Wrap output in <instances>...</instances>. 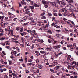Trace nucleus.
Here are the masks:
<instances>
[{
  "mask_svg": "<svg viewBox=\"0 0 78 78\" xmlns=\"http://www.w3.org/2000/svg\"><path fill=\"white\" fill-rule=\"evenodd\" d=\"M32 11L34 12V7L33 6H31V8Z\"/></svg>",
  "mask_w": 78,
  "mask_h": 78,
  "instance_id": "nucleus-19",
  "label": "nucleus"
},
{
  "mask_svg": "<svg viewBox=\"0 0 78 78\" xmlns=\"http://www.w3.org/2000/svg\"><path fill=\"white\" fill-rule=\"evenodd\" d=\"M62 48H63V50H66V49H67V48L65 47H63Z\"/></svg>",
  "mask_w": 78,
  "mask_h": 78,
  "instance_id": "nucleus-64",
  "label": "nucleus"
},
{
  "mask_svg": "<svg viewBox=\"0 0 78 78\" xmlns=\"http://www.w3.org/2000/svg\"><path fill=\"white\" fill-rule=\"evenodd\" d=\"M76 64V62H75L74 61H73V62L70 63L71 65H73V64H74L75 65Z\"/></svg>",
  "mask_w": 78,
  "mask_h": 78,
  "instance_id": "nucleus-16",
  "label": "nucleus"
},
{
  "mask_svg": "<svg viewBox=\"0 0 78 78\" xmlns=\"http://www.w3.org/2000/svg\"><path fill=\"white\" fill-rule=\"evenodd\" d=\"M69 62H70V61H73V58H71L70 59H69V60H68Z\"/></svg>",
  "mask_w": 78,
  "mask_h": 78,
  "instance_id": "nucleus-45",
  "label": "nucleus"
},
{
  "mask_svg": "<svg viewBox=\"0 0 78 78\" xmlns=\"http://www.w3.org/2000/svg\"><path fill=\"white\" fill-rule=\"evenodd\" d=\"M45 14V13H41L40 15V16H44Z\"/></svg>",
  "mask_w": 78,
  "mask_h": 78,
  "instance_id": "nucleus-20",
  "label": "nucleus"
},
{
  "mask_svg": "<svg viewBox=\"0 0 78 78\" xmlns=\"http://www.w3.org/2000/svg\"><path fill=\"white\" fill-rule=\"evenodd\" d=\"M6 45H9V42L8 41L6 42Z\"/></svg>",
  "mask_w": 78,
  "mask_h": 78,
  "instance_id": "nucleus-35",
  "label": "nucleus"
},
{
  "mask_svg": "<svg viewBox=\"0 0 78 78\" xmlns=\"http://www.w3.org/2000/svg\"><path fill=\"white\" fill-rule=\"evenodd\" d=\"M32 67V69H34V70H36L37 69V68L34 66H33Z\"/></svg>",
  "mask_w": 78,
  "mask_h": 78,
  "instance_id": "nucleus-43",
  "label": "nucleus"
},
{
  "mask_svg": "<svg viewBox=\"0 0 78 78\" xmlns=\"http://www.w3.org/2000/svg\"><path fill=\"white\" fill-rule=\"evenodd\" d=\"M5 31H8L9 30H10V26H8L7 27V29H5Z\"/></svg>",
  "mask_w": 78,
  "mask_h": 78,
  "instance_id": "nucleus-9",
  "label": "nucleus"
},
{
  "mask_svg": "<svg viewBox=\"0 0 78 78\" xmlns=\"http://www.w3.org/2000/svg\"><path fill=\"white\" fill-rule=\"evenodd\" d=\"M8 61H9V64L10 65H11V63H12V61H10V60H8Z\"/></svg>",
  "mask_w": 78,
  "mask_h": 78,
  "instance_id": "nucleus-39",
  "label": "nucleus"
},
{
  "mask_svg": "<svg viewBox=\"0 0 78 78\" xmlns=\"http://www.w3.org/2000/svg\"><path fill=\"white\" fill-rule=\"evenodd\" d=\"M52 20L53 22L55 21V18L54 17H52Z\"/></svg>",
  "mask_w": 78,
  "mask_h": 78,
  "instance_id": "nucleus-62",
  "label": "nucleus"
},
{
  "mask_svg": "<svg viewBox=\"0 0 78 78\" xmlns=\"http://www.w3.org/2000/svg\"><path fill=\"white\" fill-rule=\"evenodd\" d=\"M20 34L22 36H25V35H27V33L25 32H23V33H20Z\"/></svg>",
  "mask_w": 78,
  "mask_h": 78,
  "instance_id": "nucleus-8",
  "label": "nucleus"
},
{
  "mask_svg": "<svg viewBox=\"0 0 78 78\" xmlns=\"http://www.w3.org/2000/svg\"><path fill=\"white\" fill-rule=\"evenodd\" d=\"M30 23L31 25H36V22L34 21H31L30 22Z\"/></svg>",
  "mask_w": 78,
  "mask_h": 78,
  "instance_id": "nucleus-11",
  "label": "nucleus"
},
{
  "mask_svg": "<svg viewBox=\"0 0 78 78\" xmlns=\"http://www.w3.org/2000/svg\"><path fill=\"white\" fill-rule=\"evenodd\" d=\"M13 42H15V43H16V44H18V43H19V41H13Z\"/></svg>",
  "mask_w": 78,
  "mask_h": 78,
  "instance_id": "nucleus-55",
  "label": "nucleus"
},
{
  "mask_svg": "<svg viewBox=\"0 0 78 78\" xmlns=\"http://www.w3.org/2000/svg\"><path fill=\"white\" fill-rule=\"evenodd\" d=\"M41 19H46V17L45 16H42L41 17Z\"/></svg>",
  "mask_w": 78,
  "mask_h": 78,
  "instance_id": "nucleus-41",
  "label": "nucleus"
},
{
  "mask_svg": "<svg viewBox=\"0 0 78 78\" xmlns=\"http://www.w3.org/2000/svg\"><path fill=\"white\" fill-rule=\"evenodd\" d=\"M14 17H15L14 15H13L12 14V15H11V17H10V18H14Z\"/></svg>",
  "mask_w": 78,
  "mask_h": 78,
  "instance_id": "nucleus-29",
  "label": "nucleus"
},
{
  "mask_svg": "<svg viewBox=\"0 0 78 78\" xmlns=\"http://www.w3.org/2000/svg\"><path fill=\"white\" fill-rule=\"evenodd\" d=\"M61 54H62V52H59L58 54H57V55H55V57H58V55H61Z\"/></svg>",
  "mask_w": 78,
  "mask_h": 78,
  "instance_id": "nucleus-15",
  "label": "nucleus"
},
{
  "mask_svg": "<svg viewBox=\"0 0 78 78\" xmlns=\"http://www.w3.org/2000/svg\"><path fill=\"white\" fill-rule=\"evenodd\" d=\"M2 53L3 55H6V53L4 51H2Z\"/></svg>",
  "mask_w": 78,
  "mask_h": 78,
  "instance_id": "nucleus-56",
  "label": "nucleus"
},
{
  "mask_svg": "<svg viewBox=\"0 0 78 78\" xmlns=\"http://www.w3.org/2000/svg\"><path fill=\"white\" fill-rule=\"evenodd\" d=\"M0 40H1V41H3V40H5V38L2 37L0 39Z\"/></svg>",
  "mask_w": 78,
  "mask_h": 78,
  "instance_id": "nucleus-32",
  "label": "nucleus"
},
{
  "mask_svg": "<svg viewBox=\"0 0 78 78\" xmlns=\"http://www.w3.org/2000/svg\"><path fill=\"white\" fill-rule=\"evenodd\" d=\"M40 5H41L40 4H37V3H35L34 5L35 7H36V8H37V7H39V6H40Z\"/></svg>",
  "mask_w": 78,
  "mask_h": 78,
  "instance_id": "nucleus-6",
  "label": "nucleus"
},
{
  "mask_svg": "<svg viewBox=\"0 0 78 78\" xmlns=\"http://www.w3.org/2000/svg\"><path fill=\"white\" fill-rule=\"evenodd\" d=\"M42 3L43 4H44V5H47L48 4V2L45 1H43Z\"/></svg>",
  "mask_w": 78,
  "mask_h": 78,
  "instance_id": "nucleus-10",
  "label": "nucleus"
},
{
  "mask_svg": "<svg viewBox=\"0 0 78 78\" xmlns=\"http://www.w3.org/2000/svg\"><path fill=\"white\" fill-rule=\"evenodd\" d=\"M28 23H29V22H27V23H24V24H23V25H25V26H26V25H28Z\"/></svg>",
  "mask_w": 78,
  "mask_h": 78,
  "instance_id": "nucleus-23",
  "label": "nucleus"
},
{
  "mask_svg": "<svg viewBox=\"0 0 78 78\" xmlns=\"http://www.w3.org/2000/svg\"><path fill=\"white\" fill-rule=\"evenodd\" d=\"M21 40L22 41V42L24 44L25 43V41H24V39L23 38L21 37Z\"/></svg>",
  "mask_w": 78,
  "mask_h": 78,
  "instance_id": "nucleus-21",
  "label": "nucleus"
},
{
  "mask_svg": "<svg viewBox=\"0 0 78 78\" xmlns=\"http://www.w3.org/2000/svg\"><path fill=\"white\" fill-rule=\"evenodd\" d=\"M36 33V30H33L32 33V34H34V33Z\"/></svg>",
  "mask_w": 78,
  "mask_h": 78,
  "instance_id": "nucleus-27",
  "label": "nucleus"
},
{
  "mask_svg": "<svg viewBox=\"0 0 78 78\" xmlns=\"http://www.w3.org/2000/svg\"><path fill=\"white\" fill-rule=\"evenodd\" d=\"M8 14L9 15V19L10 18H11V15H12V13H11L10 12H9L8 13Z\"/></svg>",
  "mask_w": 78,
  "mask_h": 78,
  "instance_id": "nucleus-12",
  "label": "nucleus"
},
{
  "mask_svg": "<svg viewBox=\"0 0 78 78\" xmlns=\"http://www.w3.org/2000/svg\"><path fill=\"white\" fill-rule=\"evenodd\" d=\"M74 68L76 69H78V63H76L75 65L73 66Z\"/></svg>",
  "mask_w": 78,
  "mask_h": 78,
  "instance_id": "nucleus-7",
  "label": "nucleus"
},
{
  "mask_svg": "<svg viewBox=\"0 0 78 78\" xmlns=\"http://www.w3.org/2000/svg\"><path fill=\"white\" fill-rule=\"evenodd\" d=\"M13 41H17V40L15 38H13Z\"/></svg>",
  "mask_w": 78,
  "mask_h": 78,
  "instance_id": "nucleus-40",
  "label": "nucleus"
},
{
  "mask_svg": "<svg viewBox=\"0 0 78 78\" xmlns=\"http://www.w3.org/2000/svg\"><path fill=\"white\" fill-rule=\"evenodd\" d=\"M74 32H75V33H77L78 32V30L77 29H75L74 30Z\"/></svg>",
  "mask_w": 78,
  "mask_h": 78,
  "instance_id": "nucleus-53",
  "label": "nucleus"
},
{
  "mask_svg": "<svg viewBox=\"0 0 78 78\" xmlns=\"http://www.w3.org/2000/svg\"><path fill=\"white\" fill-rule=\"evenodd\" d=\"M15 25V24L14 23H12L11 24V26H14Z\"/></svg>",
  "mask_w": 78,
  "mask_h": 78,
  "instance_id": "nucleus-58",
  "label": "nucleus"
},
{
  "mask_svg": "<svg viewBox=\"0 0 78 78\" xmlns=\"http://www.w3.org/2000/svg\"><path fill=\"white\" fill-rule=\"evenodd\" d=\"M56 64H58V62H57V60H55L54 62L52 63V66L54 67L55 66V65Z\"/></svg>",
  "mask_w": 78,
  "mask_h": 78,
  "instance_id": "nucleus-2",
  "label": "nucleus"
},
{
  "mask_svg": "<svg viewBox=\"0 0 78 78\" xmlns=\"http://www.w3.org/2000/svg\"><path fill=\"white\" fill-rule=\"evenodd\" d=\"M57 3L58 4V5H60V3H61V1H58Z\"/></svg>",
  "mask_w": 78,
  "mask_h": 78,
  "instance_id": "nucleus-25",
  "label": "nucleus"
},
{
  "mask_svg": "<svg viewBox=\"0 0 78 78\" xmlns=\"http://www.w3.org/2000/svg\"><path fill=\"white\" fill-rule=\"evenodd\" d=\"M5 65H2L1 64H0V68H2L3 66H4Z\"/></svg>",
  "mask_w": 78,
  "mask_h": 78,
  "instance_id": "nucleus-48",
  "label": "nucleus"
},
{
  "mask_svg": "<svg viewBox=\"0 0 78 78\" xmlns=\"http://www.w3.org/2000/svg\"><path fill=\"white\" fill-rule=\"evenodd\" d=\"M72 58V56H71V55H68V57H66L65 59H66V61H69V60L70 59V58Z\"/></svg>",
  "mask_w": 78,
  "mask_h": 78,
  "instance_id": "nucleus-4",
  "label": "nucleus"
},
{
  "mask_svg": "<svg viewBox=\"0 0 78 78\" xmlns=\"http://www.w3.org/2000/svg\"><path fill=\"white\" fill-rule=\"evenodd\" d=\"M35 52L36 53H37L36 55H37V56H39V55H40V53H39V52L37 51H35Z\"/></svg>",
  "mask_w": 78,
  "mask_h": 78,
  "instance_id": "nucleus-13",
  "label": "nucleus"
},
{
  "mask_svg": "<svg viewBox=\"0 0 78 78\" xmlns=\"http://www.w3.org/2000/svg\"><path fill=\"white\" fill-rule=\"evenodd\" d=\"M21 3L22 4H25V0H23L21 1Z\"/></svg>",
  "mask_w": 78,
  "mask_h": 78,
  "instance_id": "nucleus-30",
  "label": "nucleus"
},
{
  "mask_svg": "<svg viewBox=\"0 0 78 78\" xmlns=\"http://www.w3.org/2000/svg\"><path fill=\"white\" fill-rule=\"evenodd\" d=\"M53 48H55V49H57V48H58L57 46H54L53 47Z\"/></svg>",
  "mask_w": 78,
  "mask_h": 78,
  "instance_id": "nucleus-42",
  "label": "nucleus"
},
{
  "mask_svg": "<svg viewBox=\"0 0 78 78\" xmlns=\"http://www.w3.org/2000/svg\"><path fill=\"white\" fill-rule=\"evenodd\" d=\"M33 35H34V36H37V34H36V33H34V34H33Z\"/></svg>",
  "mask_w": 78,
  "mask_h": 78,
  "instance_id": "nucleus-59",
  "label": "nucleus"
},
{
  "mask_svg": "<svg viewBox=\"0 0 78 78\" xmlns=\"http://www.w3.org/2000/svg\"><path fill=\"white\" fill-rule=\"evenodd\" d=\"M51 48H49L48 47H47L46 50H47V51H50V50H51Z\"/></svg>",
  "mask_w": 78,
  "mask_h": 78,
  "instance_id": "nucleus-17",
  "label": "nucleus"
},
{
  "mask_svg": "<svg viewBox=\"0 0 78 78\" xmlns=\"http://www.w3.org/2000/svg\"><path fill=\"white\" fill-rule=\"evenodd\" d=\"M39 42H41V43H43V42H44V41H43V40L42 39L40 41H40H39Z\"/></svg>",
  "mask_w": 78,
  "mask_h": 78,
  "instance_id": "nucleus-31",
  "label": "nucleus"
},
{
  "mask_svg": "<svg viewBox=\"0 0 78 78\" xmlns=\"http://www.w3.org/2000/svg\"><path fill=\"white\" fill-rule=\"evenodd\" d=\"M8 18L7 17H5L4 19L5 20H8Z\"/></svg>",
  "mask_w": 78,
  "mask_h": 78,
  "instance_id": "nucleus-63",
  "label": "nucleus"
},
{
  "mask_svg": "<svg viewBox=\"0 0 78 78\" xmlns=\"http://www.w3.org/2000/svg\"><path fill=\"white\" fill-rule=\"evenodd\" d=\"M56 36L57 37H59V36H60L61 35L60 34H56Z\"/></svg>",
  "mask_w": 78,
  "mask_h": 78,
  "instance_id": "nucleus-60",
  "label": "nucleus"
},
{
  "mask_svg": "<svg viewBox=\"0 0 78 78\" xmlns=\"http://www.w3.org/2000/svg\"><path fill=\"white\" fill-rule=\"evenodd\" d=\"M13 30L11 29L9 30V32L8 33V35L9 36H10L9 35L10 34L11 36H12V34H13Z\"/></svg>",
  "mask_w": 78,
  "mask_h": 78,
  "instance_id": "nucleus-1",
  "label": "nucleus"
},
{
  "mask_svg": "<svg viewBox=\"0 0 78 78\" xmlns=\"http://www.w3.org/2000/svg\"><path fill=\"white\" fill-rule=\"evenodd\" d=\"M39 59H37L36 61V63L37 64L36 65V66H37V65L39 63Z\"/></svg>",
  "mask_w": 78,
  "mask_h": 78,
  "instance_id": "nucleus-24",
  "label": "nucleus"
},
{
  "mask_svg": "<svg viewBox=\"0 0 78 78\" xmlns=\"http://www.w3.org/2000/svg\"><path fill=\"white\" fill-rule=\"evenodd\" d=\"M61 11L62 12H65L64 14H67V12L66 11V9H65V8H62V9H61Z\"/></svg>",
  "mask_w": 78,
  "mask_h": 78,
  "instance_id": "nucleus-3",
  "label": "nucleus"
},
{
  "mask_svg": "<svg viewBox=\"0 0 78 78\" xmlns=\"http://www.w3.org/2000/svg\"><path fill=\"white\" fill-rule=\"evenodd\" d=\"M20 46L21 47H22V48H23V47H24V44H20Z\"/></svg>",
  "mask_w": 78,
  "mask_h": 78,
  "instance_id": "nucleus-34",
  "label": "nucleus"
},
{
  "mask_svg": "<svg viewBox=\"0 0 78 78\" xmlns=\"http://www.w3.org/2000/svg\"><path fill=\"white\" fill-rule=\"evenodd\" d=\"M67 47H71V45L69 44H67Z\"/></svg>",
  "mask_w": 78,
  "mask_h": 78,
  "instance_id": "nucleus-50",
  "label": "nucleus"
},
{
  "mask_svg": "<svg viewBox=\"0 0 78 78\" xmlns=\"http://www.w3.org/2000/svg\"><path fill=\"white\" fill-rule=\"evenodd\" d=\"M40 52L41 53H42V54H44V53H45V51H40Z\"/></svg>",
  "mask_w": 78,
  "mask_h": 78,
  "instance_id": "nucleus-46",
  "label": "nucleus"
},
{
  "mask_svg": "<svg viewBox=\"0 0 78 78\" xmlns=\"http://www.w3.org/2000/svg\"><path fill=\"white\" fill-rule=\"evenodd\" d=\"M27 32L28 33H30V34H32V31L31 30H27Z\"/></svg>",
  "mask_w": 78,
  "mask_h": 78,
  "instance_id": "nucleus-26",
  "label": "nucleus"
},
{
  "mask_svg": "<svg viewBox=\"0 0 78 78\" xmlns=\"http://www.w3.org/2000/svg\"><path fill=\"white\" fill-rule=\"evenodd\" d=\"M61 4L62 5H66L67 4L65 2V1L64 0H62V1H61Z\"/></svg>",
  "mask_w": 78,
  "mask_h": 78,
  "instance_id": "nucleus-5",
  "label": "nucleus"
},
{
  "mask_svg": "<svg viewBox=\"0 0 78 78\" xmlns=\"http://www.w3.org/2000/svg\"><path fill=\"white\" fill-rule=\"evenodd\" d=\"M55 67L57 69H59V66H56Z\"/></svg>",
  "mask_w": 78,
  "mask_h": 78,
  "instance_id": "nucleus-37",
  "label": "nucleus"
},
{
  "mask_svg": "<svg viewBox=\"0 0 78 78\" xmlns=\"http://www.w3.org/2000/svg\"><path fill=\"white\" fill-rule=\"evenodd\" d=\"M4 78H8V76H7V75H4Z\"/></svg>",
  "mask_w": 78,
  "mask_h": 78,
  "instance_id": "nucleus-57",
  "label": "nucleus"
},
{
  "mask_svg": "<svg viewBox=\"0 0 78 78\" xmlns=\"http://www.w3.org/2000/svg\"><path fill=\"white\" fill-rule=\"evenodd\" d=\"M36 41H37V42H40V40L39 39H35Z\"/></svg>",
  "mask_w": 78,
  "mask_h": 78,
  "instance_id": "nucleus-49",
  "label": "nucleus"
},
{
  "mask_svg": "<svg viewBox=\"0 0 78 78\" xmlns=\"http://www.w3.org/2000/svg\"><path fill=\"white\" fill-rule=\"evenodd\" d=\"M5 35V34L2 33H0V36H4Z\"/></svg>",
  "mask_w": 78,
  "mask_h": 78,
  "instance_id": "nucleus-33",
  "label": "nucleus"
},
{
  "mask_svg": "<svg viewBox=\"0 0 78 78\" xmlns=\"http://www.w3.org/2000/svg\"><path fill=\"white\" fill-rule=\"evenodd\" d=\"M12 75H13V78H17V76L16 74L14 73H13L12 74Z\"/></svg>",
  "mask_w": 78,
  "mask_h": 78,
  "instance_id": "nucleus-14",
  "label": "nucleus"
},
{
  "mask_svg": "<svg viewBox=\"0 0 78 78\" xmlns=\"http://www.w3.org/2000/svg\"><path fill=\"white\" fill-rule=\"evenodd\" d=\"M25 72L26 73H29V71H28L27 70L25 71Z\"/></svg>",
  "mask_w": 78,
  "mask_h": 78,
  "instance_id": "nucleus-52",
  "label": "nucleus"
},
{
  "mask_svg": "<svg viewBox=\"0 0 78 78\" xmlns=\"http://www.w3.org/2000/svg\"><path fill=\"white\" fill-rule=\"evenodd\" d=\"M57 48H60V47H61V45H59L58 46H57Z\"/></svg>",
  "mask_w": 78,
  "mask_h": 78,
  "instance_id": "nucleus-54",
  "label": "nucleus"
},
{
  "mask_svg": "<svg viewBox=\"0 0 78 78\" xmlns=\"http://www.w3.org/2000/svg\"><path fill=\"white\" fill-rule=\"evenodd\" d=\"M33 61V59H30L28 60V62H31Z\"/></svg>",
  "mask_w": 78,
  "mask_h": 78,
  "instance_id": "nucleus-47",
  "label": "nucleus"
},
{
  "mask_svg": "<svg viewBox=\"0 0 78 78\" xmlns=\"http://www.w3.org/2000/svg\"><path fill=\"white\" fill-rule=\"evenodd\" d=\"M19 22H23V20H19Z\"/></svg>",
  "mask_w": 78,
  "mask_h": 78,
  "instance_id": "nucleus-61",
  "label": "nucleus"
},
{
  "mask_svg": "<svg viewBox=\"0 0 78 78\" xmlns=\"http://www.w3.org/2000/svg\"><path fill=\"white\" fill-rule=\"evenodd\" d=\"M31 6H29L26 9V11H29L31 9Z\"/></svg>",
  "mask_w": 78,
  "mask_h": 78,
  "instance_id": "nucleus-18",
  "label": "nucleus"
},
{
  "mask_svg": "<svg viewBox=\"0 0 78 78\" xmlns=\"http://www.w3.org/2000/svg\"><path fill=\"white\" fill-rule=\"evenodd\" d=\"M1 44L3 46H5V43H1Z\"/></svg>",
  "mask_w": 78,
  "mask_h": 78,
  "instance_id": "nucleus-44",
  "label": "nucleus"
},
{
  "mask_svg": "<svg viewBox=\"0 0 78 78\" xmlns=\"http://www.w3.org/2000/svg\"><path fill=\"white\" fill-rule=\"evenodd\" d=\"M60 43L61 44H64V40H62Z\"/></svg>",
  "mask_w": 78,
  "mask_h": 78,
  "instance_id": "nucleus-51",
  "label": "nucleus"
},
{
  "mask_svg": "<svg viewBox=\"0 0 78 78\" xmlns=\"http://www.w3.org/2000/svg\"><path fill=\"white\" fill-rule=\"evenodd\" d=\"M48 14L50 17H51L52 16V14L50 13H48Z\"/></svg>",
  "mask_w": 78,
  "mask_h": 78,
  "instance_id": "nucleus-28",
  "label": "nucleus"
},
{
  "mask_svg": "<svg viewBox=\"0 0 78 78\" xmlns=\"http://www.w3.org/2000/svg\"><path fill=\"white\" fill-rule=\"evenodd\" d=\"M32 66H34L35 65V64H36V63L34 62H32Z\"/></svg>",
  "mask_w": 78,
  "mask_h": 78,
  "instance_id": "nucleus-36",
  "label": "nucleus"
},
{
  "mask_svg": "<svg viewBox=\"0 0 78 78\" xmlns=\"http://www.w3.org/2000/svg\"><path fill=\"white\" fill-rule=\"evenodd\" d=\"M57 69H56V67H55V68H54V70L55 71V73H57V72H58V71H56V70H57Z\"/></svg>",
  "mask_w": 78,
  "mask_h": 78,
  "instance_id": "nucleus-22",
  "label": "nucleus"
},
{
  "mask_svg": "<svg viewBox=\"0 0 78 78\" xmlns=\"http://www.w3.org/2000/svg\"><path fill=\"white\" fill-rule=\"evenodd\" d=\"M50 70L52 72H53V73H55V71H54V70H53L51 69H50Z\"/></svg>",
  "mask_w": 78,
  "mask_h": 78,
  "instance_id": "nucleus-38",
  "label": "nucleus"
}]
</instances>
